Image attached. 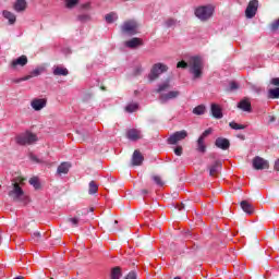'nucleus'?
<instances>
[{
  "label": "nucleus",
  "mask_w": 279,
  "mask_h": 279,
  "mask_svg": "<svg viewBox=\"0 0 279 279\" xmlns=\"http://www.w3.org/2000/svg\"><path fill=\"white\" fill-rule=\"evenodd\" d=\"M211 116L214 119H223V112L221 111V107L217 104H211Z\"/></svg>",
  "instance_id": "obj_17"
},
{
  "label": "nucleus",
  "mask_w": 279,
  "mask_h": 279,
  "mask_svg": "<svg viewBox=\"0 0 279 279\" xmlns=\"http://www.w3.org/2000/svg\"><path fill=\"white\" fill-rule=\"evenodd\" d=\"M167 71H169V68L165 63H155L148 74L149 82H155V80H158Z\"/></svg>",
  "instance_id": "obj_4"
},
{
  "label": "nucleus",
  "mask_w": 279,
  "mask_h": 279,
  "mask_svg": "<svg viewBox=\"0 0 279 279\" xmlns=\"http://www.w3.org/2000/svg\"><path fill=\"white\" fill-rule=\"evenodd\" d=\"M40 232H34L32 235V239L35 241V243H38L40 241Z\"/></svg>",
  "instance_id": "obj_43"
},
{
  "label": "nucleus",
  "mask_w": 279,
  "mask_h": 279,
  "mask_svg": "<svg viewBox=\"0 0 279 279\" xmlns=\"http://www.w3.org/2000/svg\"><path fill=\"white\" fill-rule=\"evenodd\" d=\"M197 149H198V151H201V154L206 153V144H204L203 137H198V140H197Z\"/></svg>",
  "instance_id": "obj_29"
},
{
  "label": "nucleus",
  "mask_w": 279,
  "mask_h": 279,
  "mask_svg": "<svg viewBox=\"0 0 279 279\" xmlns=\"http://www.w3.org/2000/svg\"><path fill=\"white\" fill-rule=\"evenodd\" d=\"M221 171V161H215L210 167H209V175L215 177L217 173Z\"/></svg>",
  "instance_id": "obj_19"
},
{
  "label": "nucleus",
  "mask_w": 279,
  "mask_h": 279,
  "mask_svg": "<svg viewBox=\"0 0 279 279\" xmlns=\"http://www.w3.org/2000/svg\"><path fill=\"white\" fill-rule=\"evenodd\" d=\"M125 279H136V272L134 271L129 272Z\"/></svg>",
  "instance_id": "obj_49"
},
{
  "label": "nucleus",
  "mask_w": 279,
  "mask_h": 279,
  "mask_svg": "<svg viewBox=\"0 0 279 279\" xmlns=\"http://www.w3.org/2000/svg\"><path fill=\"white\" fill-rule=\"evenodd\" d=\"M215 145L218 147V149H222L225 151L230 149V141H228V138L218 137L215 142Z\"/></svg>",
  "instance_id": "obj_12"
},
{
  "label": "nucleus",
  "mask_w": 279,
  "mask_h": 279,
  "mask_svg": "<svg viewBox=\"0 0 279 279\" xmlns=\"http://www.w3.org/2000/svg\"><path fill=\"white\" fill-rule=\"evenodd\" d=\"M278 27H279V19L271 23L270 29L271 32H276L278 31Z\"/></svg>",
  "instance_id": "obj_41"
},
{
  "label": "nucleus",
  "mask_w": 279,
  "mask_h": 279,
  "mask_svg": "<svg viewBox=\"0 0 279 279\" xmlns=\"http://www.w3.org/2000/svg\"><path fill=\"white\" fill-rule=\"evenodd\" d=\"M174 154L175 156H182V147L178 146L177 148H174Z\"/></svg>",
  "instance_id": "obj_48"
},
{
  "label": "nucleus",
  "mask_w": 279,
  "mask_h": 279,
  "mask_svg": "<svg viewBox=\"0 0 279 279\" xmlns=\"http://www.w3.org/2000/svg\"><path fill=\"white\" fill-rule=\"evenodd\" d=\"M41 73H45V66H37L31 72L32 77H38Z\"/></svg>",
  "instance_id": "obj_33"
},
{
  "label": "nucleus",
  "mask_w": 279,
  "mask_h": 279,
  "mask_svg": "<svg viewBox=\"0 0 279 279\" xmlns=\"http://www.w3.org/2000/svg\"><path fill=\"white\" fill-rule=\"evenodd\" d=\"M97 191H99V186L97 185V183H95V181H90L89 182V195H95V193H97Z\"/></svg>",
  "instance_id": "obj_35"
},
{
  "label": "nucleus",
  "mask_w": 279,
  "mask_h": 279,
  "mask_svg": "<svg viewBox=\"0 0 279 279\" xmlns=\"http://www.w3.org/2000/svg\"><path fill=\"white\" fill-rule=\"evenodd\" d=\"M180 97V92L179 90H171L168 92L167 94H160V101L161 104H166V101H169V99H175Z\"/></svg>",
  "instance_id": "obj_10"
},
{
  "label": "nucleus",
  "mask_w": 279,
  "mask_h": 279,
  "mask_svg": "<svg viewBox=\"0 0 279 279\" xmlns=\"http://www.w3.org/2000/svg\"><path fill=\"white\" fill-rule=\"evenodd\" d=\"M69 169H71V163L69 162H62L58 169L57 172L59 173V175H66V173H69Z\"/></svg>",
  "instance_id": "obj_20"
},
{
  "label": "nucleus",
  "mask_w": 279,
  "mask_h": 279,
  "mask_svg": "<svg viewBox=\"0 0 279 279\" xmlns=\"http://www.w3.org/2000/svg\"><path fill=\"white\" fill-rule=\"evenodd\" d=\"M178 69H190L191 75H193V80L202 78L204 75V61L201 57H191L189 62L180 61L177 64Z\"/></svg>",
  "instance_id": "obj_1"
},
{
  "label": "nucleus",
  "mask_w": 279,
  "mask_h": 279,
  "mask_svg": "<svg viewBox=\"0 0 279 279\" xmlns=\"http://www.w3.org/2000/svg\"><path fill=\"white\" fill-rule=\"evenodd\" d=\"M117 19H119V16L114 12H111L105 16V20L107 23H114V21H117Z\"/></svg>",
  "instance_id": "obj_32"
},
{
  "label": "nucleus",
  "mask_w": 279,
  "mask_h": 279,
  "mask_svg": "<svg viewBox=\"0 0 279 279\" xmlns=\"http://www.w3.org/2000/svg\"><path fill=\"white\" fill-rule=\"evenodd\" d=\"M23 183L15 182L13 183V189L9 192V197L13 199V202H22V204H28L29 197L25 195L23 187H21Z\"/></svg>",
  "instance_id": "obj_2"
},
{
  "label": "nucleus",
  "mask_w": 279,
  "mask_h": 279,
  "mask_svg": "<svg viewBox=\"0 0 279 279\" xmlns=\"http://www.w3.org/2000/svg\"><path fill=\"white\" fill-rule=\"evenodd\" d=\"M186 136H189V133L185 130L177 131L175 133L170 135V137L168 138V143L169 145H177L178 143H180V141H184Z\"/></svg>",
  "instance_id": "obj_7"
},
{
  "label": "nucleus",
  "mask_w": 279,
  "mask_h": 279,
  "mask_svg": "<svg viewBox=\"0 0 279 279\" xmlns=\"http://www.w3.org/2000/svg\"><path fill=\"white\" fill-rule=\"evenodd\" d=\"M268 99H279V87L268 90Z\"/></svg>",
  "instance_id": "obj_27"
},
{
  "label": "nucleus",
  "mask_w": 279,
  "mask_h": 279,
  "mask_svg": "<svg viewBox=\"0 0 279 279\" xmlns=\"http://www.w3.org/2000/svg\"><path fill=\"white\" fill-rule=\"evenodd\" d=\"M143 160H145V158L143 157L141 151L135 150L133 153V156H132V165H133V167H141V165H143Z\"/></svg>",
  "instance_id": "obj_14"
},
{
  "label": "nucleus",
  "mask_w": 279,
  "mask_h": 279,
  "mask_svg": "<svg viewBox=\"0 0 279 279\" xmlns=\"http://www.w3.org/2000/svg\"><path fill=\"white\" fill-rule=\"evenodd\" d=\"M238 108L243 112H252V102H250V99L244 98L238 104Z\"/></svg>",
  "instance_id": "obj_16"
},
{
  "label": "nucleus",
  "mask_w": 279,
  "mask_h": 279,
  "mask_svg": "<svg viewBox=\"0 0 279 279\" xmlns=\"http://www.w3.org/2000/svg\"><path fill=\"white\" fill-rule=\"evenodd\" d=\"M142 71H143V68H141V66L136 69L137 74L141 73Z\"/></svg>",
  "instance_id": "obj_55"
},
{
  "label": "nucleus",
  "mask_w": 279,
  "mask_h": 279,
  "mask_svg": "<svg viewBox=\"0 0 279 279\" xmlns=\"http://www.w3.org/2000/svg\"><path fill=\"white\" fill-rule=\"evenodd\" d=\"M275 171H279V159L275 161Z\"/></svg>",
  "instance_id": "obj_51"
},
{
  "label": "nucleus",
  "mask_w": 279,
  "mask_h": 279,
  "mask_svg": "<svg viewBox=\"0 0 279 279\" xmlns=\"http://www.w3.org/2000/svg\"><path fill=\"white\" fill-rule=\"evenodd\" d=\"M253 168L257 171H263V169H269V161L265 160L263 157H255L253 159Z\"/></svg>",
  "instance_id": "obj_9"
},
{
  "label": "nucleus",
  "mask_w": 279,
  "mask_h": 279,
  "mask_svg": "<svg viewBox=\"0 0 279 279\" xmlns=\"http://www.w3.org/2000/svg\"><path fill=\"white\" fill-rule=\"evenodd\" d=\"M142 193H143L144 195H147V190H143Z\"/></svg>",
  "instance_id": "obj_56"
},
{
  "label": "nucleus",
  "mask_w": 279,
  "mask_h": 279,
  "mask_svg": "<svg viewBox=\"0 0 279 279\" xmlns=\"http://www.w3.org/2000/svg\"><path fill=\"white\" fill-rule=\"evenodd\" d=\"M177 208H178L179 210H184V203H181V205H178Z\"/></svg>",
  "instance_id": "obj_53"
},
{
  "label": "nucleus",
  "mask_w": 279,
  "mask_h": 279,
  "mask_svg": "<svg viewBox=\"0 0 279 279\" xmlns=\"http://www.w3.org/2000/svg\"><path fill=\"white\" fill-rule=\"evenodd\" d=\"M26 8H27V2L25 0H16L14 3L15 12H24Z\"/></svg>",
  "instance_id": "obj_21"
},
{
  "label": "nucleus",
  "mask_w": 279,
  "mask_h": 279,
  "mask_svg": "<svg viewBox=\"0 0 279 279\" xmlns=\"http://www.w3.org/2000/svg\"><path fill=\"white\" fill-rule=\"evenodd\" d=\"M80 3V0H65V8L68 10H73L77 4Z\"/></svg>",
  "instance_id": "obj_31"
},
{
  "label": "nucleus",
  "mask_w": 279,
  "mask_h": 279,
  "mask_svg": "<svg viewBox=\"0 0 279 279\" xmlns=\"http://www.w3.org/2000/svg\"><path fill=\"white\" fill-rule=\"evenodd\" d=\"M206 112V107L204 105H198L193 109V113L197 116H202Z\"/></svg>",
  "instance_id": "obj_30"
},
{
  "label": "nucleus",
  "mask_w": 279,
  "mask_h": 279,
  "mask_svg": "<svg viewBox=\"0 0 279 279\" xmlns=\"http://www.w3.org/2000/svg\"><path fill=\"white\" fill-rule=\"evenodd\" d=\"M138 29V24L136 21H126L121 26V32L124 36H136Z\"/></svg>",
  "instance_id": "obj_6"
},
{
  "label": "nucleus",
  "mask_w": 279,
  "mask_h": 279,
  "mask_svg": "<svg viewBox=\"0 0 279 279\" xmlns=\"http://www.w3.org/2000/svg\"><path fill=\"white\" fill-rule=\"evenodd\" d=\"M31 106L36 111L43 110V108H45V106H47V100L40 99V98H35L32 100Z\"/></svg>",
  "instance_id": "obj_13"
},
{
  "label": "nucleus",
  "mask_w": 279,
  "mask_h": 279,
  "mask_svg": "<svg viewBox=\"0 0 279 279\" xmlns=\"http://www.w3.org/2000/svg\"><path fill=\"white\" fill-rule=\"evenodd\" d=\"M123 276V274L121 272V268L120 267H114L111 269V279H119Z\"/></svg>",
  "instance_id": "obj_28"
},
{
  "label": "nucleus",
  "mask_w": 279,
  "mask_h": 279,
  "mask_svg": "<svg viewBox=\"0 0 279 279\" xmlns=\"http://www.w3.org/2000/svg\"><path fill=\"white\" fill-rule=\"evenodd\" d=\"M29 158L33 162H37V165H39L40 162H43V160L38 159V157L34 154L29 155Z\"/></svg>",
  "instance_id": "obj_44"
},
{
  "label": "nucleus",
  "mask_w": 279,
  "mask_h": 279,
  "mask_svg": "<svg viewBox=\"0 0 279 279\" xmlns=\"http://www.w3.org/2000/svg\"><path fill=\"white\" fill-rule=\"evenodd\" d=\"M210 134H213V129H207L203 132V134L199 137L205 140L206 136H210Z\"/></svg>",
  "instance_id": "obj_42"
},
{
  "label": "nucleus",
  "mask_w": 279,
  "mask_h": 279,
  "mask_svg": "<svg viewBox=\"0 0 279 279\" xmlns=\"http://www.w3.org/2000/svg\"><path fill=\"white\" fill-rule=\"evenodd\" d=\"M126 112H136V110H138V104L133 102V104H129L125 107Z\"/></svg>",
  "instance_id": "obj_36"
},
{
  "label": "nucleus",
  "mask_w": 279,
  "mask_h": 279,
  "mask_svg": "<svg viewBox=\"0 0 279 279\" xmlns=\"http://www.w3.org/2000/svg\"><path fill=\"white\" fill-rule=\"evenodd\" d=\"M229 126H230V129L231 130H245V128H247V125H245V124H239V123H236V122H230L229 123Z\"/></svg>",
  "instance_id": "obj_34"
},
{
  "label": "nucleus",
  "mask_w": 279,
  "mask_h": 279,
  "mask_svg": "<svg viewBox=\"0 0 279 279\" xmlns=\"http://www.w3.org/2000/svg\"><path fill=\"white\" fill-rule=\"evenodd\" d=\"M278 47H279V44H278Z\"/></svg>",
  "instance_id": "obj_58"
},
{
  "label": "nucleus",
  "mask_w": 279,
  "mask_h": 279,
  "mask_svg": "<svg viewBox=\"0 0 279 279\" xmlns=\"http://www.w3.org/2000/svg\"><path fill=\"white\" fill-rule=\"evenodd\" d=\"M126 137L129 138V141H141V138H143V135L141 134V131L136 129H131L128 131Z\"/></svg>",
  "instance_id": "obj_15"
},
{
  "label": "nucleus",
  "mask_w": 279,
  "mask_h": 279,
  "mask_svg": "<svg viewBox=\"0 0 279 279\" xmlns=\"http://www.w3.org/2000/svg\"><path fill=\"white\" fill-rule=\"evenodd\" d=\"M88 8H90V3L89 2H85V3L81 4V9L82 10H88Z\"/></svg>",
  "instance_id": "obj_50"
},
{
  "label": "nucleus",
  "mask_w": 279,
  "mask_h": 279,
  "mask_svg": "<svg viewBox=\"0 0 279 279\" xmlns=\"http://www.w3.org/2000/svg\"><path fill=\"white\" fill-rule=\"evenodd\" d=\"M3 16L4 19H7L10 23V25H14V23H16V15H14V13L10 12V11H3Z\"/></svg>",
  "instance_id": "obj_22"
},
{
  "label": "nucleus",
  "mask_w": 279,
  "mask_h": 279,
  "mask_svg": "<svg viewBox=\"0 0 279 279\" xmlns=\"http://www.w3.org/2000/svg\"><path fill=\"white\" fill-rule=\"evenodd\" d=\"M29 184L34 186V189L38 190L40 189V182L38 181V178L34 177L29 179Z\"/></svg>",
  "instance_id": "obj_37"
},
{
  "label": "nucleus",
  "mask_w": 279,
  "mask_h": 279,
  "mask_svg": "<svg viewBox=\"0 0 279 279\" xmlns=\"http://www.w3.org/2000/svg\"><path fill=\"white\" fill-rule=\"evenodd\" d=\"M275 121H276V117L270 116V117H269V122H270V123H274Z\"/></svg>",
  "instance_id": "obj_54"
},
{
  "label": "nucleus",
  "mask_w": 279,
  "mask_h": 279,
  "mask_svg": "<svg viewBox=\"0 0 279 279\" xmlns=\"http://www.w3.org/2000/svg\"><path fill=\"white\" fill-rule=\"evenodd\" d=\"M215 12V8L213 5H203L198 7L195 10V16L199 19V21H208L213 16Z\"/></svg>",
  "instance_id": "obj_5"
},
{
  "label": "nucleus",
  "mask_w": 279,
  "mask_h": 279,
  "mask_svg": "<svg viewBox=\"0 0 279 279\" xmlns=\"http://www.w3.org/2000/svg\"><path fill=\"white\" fill-rule=\"evenodd\" d=\"M270 84H272V86H279V77L271 78Z\"/></svg>",
  "instance_id": "obj_47"
},
{
  "label": "nucleus",
  "mask_w": 279,
  "mask_h": 279,
  "mask_svg": "<svg viewBox=\"0 0 279 279\" xmlns=\"http://www.w3.org/2000/svg\"><path fill=\"white\" fill-rule=\"evenodd\" d=\"M253 90H255V93H260L263 89L258 86H253Z\"/></svg>",
  "instance_id": "obj_52"
},
{
  "label": "nucleus",
  "mask_w": 279,
  "mask_h": 279,
  "mask_svg": "<svg viewBox=\"0 0 279 279\" xmlns=\"http://www.w3.org/2000/svg\"><path fill=\"white\" fill-rule=\"evenodd\" d=\"M32 74H28V75H26V76H23V77H21V78H19L17 81H15L16 83H19V82H27V80H32Z\"/></svg>",
  "instance_id": "obj_45"
},
{
  "label": "nucleus",
  "mask_w": 279,
  "mask_h": 279,
  "mask_svg": "<svg viewBox=\"0 0 279 279\" xmlns=\"http://www.w3.org/2000/svg\"><path fill=\"white\" fill-rule=\"evenodd\" d=\"M258 12V0H251L245 10L246 19H254Z\"/></svg>",
  "instance_id": "obj_8"
},
{
  "label": "nucleus",
  "mask_w": 279,
  "mask_h": 279,
  "mask_svg": "<svg viewBox=\"0 0 279 279\" xmlns=\"http://www.w3.org/2000/svg\"><path fill=\"white\" fill-rule=\"evenodd\" d=\"M173 279H182L181 277H174Z\"/></svg>",
  "instance_id": "obj_57"
},
{
  "label": "nucleus",
  "mask_w": 279,
  "mask_h": 279,
  "mask_svg": "<svg viewBox=\"0 0 279 279\" xmlns=\"http://www.w3.org/2000/svg\"><path fill=\"white\" fill-rule=\"evenodd\" d=\"M171 88V84H169V81H166L158 85L157 93H165Z\"/></svg>",
  "instance_id": "obj_25"
},
{
  "label": "nucleus",
  "mask_w": 279,
  "mask_h": 279,
  "mask_svg": "<svg viewBox=\"0 0 279 279\" xmlns=\"http://www.w3.org/2000/svg\"><path fill=\"white\" fill-rule=\"evenodd\" d=\"M240 206L246 215H254V206H252L247 201H242Z\"/></svg>",
  "instance_id": "obj_18"
},
{
  "label": "nucleus",
  "mask_w": 279,
  "mask_h": 279,
  "mask_svg": "<svg viewBox=\"0 0 279 279\" xmlns=\"http://www.w3.org/2000/svg\"><path fill=\"white\" fill-rule=\"evenodd\" d=\"M126 47H129L130 49H136V47H138L141 45V40L136 37L132 38L131 40H128L125 43Z\"/></svg>",
  "instance_id": "obj_23"
},
{
  "label": "nucleus",
  "mask_w": 279,
  "mask_h": 279,
  "mask_svg": "<svg viewBox=\"0 0 279 279\" xmlns=\"http://www.w3.org/2000/svg\"><path fill=\"white\" fill-rule=\"evenodd\" d=\"M28 60H27V56L23 54L21 57H19L17 59H14L10 66L13 70H16L17 66H25L27 64Z\"/></svg>",
  "instance_id": "obj_11"
},
{
  "label": "nucleus",
  "mask_w": 279,
  "mask_h": 279,
  "mask_svg": "<svg viewBox=\"0 0 279 279\" xmlns=\"http://www.w3.org/2000/svg\"><path fill=\"white\" fill-rule=\"evenodd\" d=\"M153 182H155L157 186H165V181H162V178H160V175H153Z\"/></svg>",
  "instance_id": "obj_38"
},
{
  "label": "nucleus",
  "mask_w": 279,
  "mask_h": 279,
  "mask_svg": "<svg viewBox=\"0 0 279 279\" xmlns=\"http://www.w3.org/2000/svg\"><path fill=\"white\" fill-rule=\"evenodd\" d=\"M229 88L230 90H236L239 88V84H236V82H231L229 84Z\"/></svg>",
  "instance_id": "obj_46"
},
{
  "label": "nucleus",
  "mask_w": 279,
  "mask_h": 279,
  "mask_svg": "<svg viewBox=\"0 0 279 279\" xmlns=\"http://www.w3.org/2000/svg\"><path fill=\"white\" fill-rule=\"evenodd\" d=\"M36 141H38V137L36 136V134H34L29 131L21 133V134L16 135V137H15V143L17 145H34V143H36Z\"/></svg>",
  "instance_id": "obj_3"
},
{
  "label": "nucleus",
  "mask_w": 279,
  "mask_h": 279,
  "mask_svg": "<svg viewBox=\"0 0 279 279\" xmlns=\"http://www.w3.org/2000/svg\"><path fill=\"white\" fill-rule=\"evenodd\" d=\"M78 21H81L82 23H86V21H90V15L88 14L78 15Z\"/></svg>",
  "instance_id": "obj_39"
},
{
  "label": "nucleus",
  "mask_w": 279,
  "mask_h": 279,
  "mask_svg": "<svg viewBox=\"0 0 279 279\" xmlns=\"http://www.w3.org/2000/svg\"><path fill=\"white\" fill-rule=\"evenodd\" d=\"M53 75H63L66 76L69 75V70L66 68H62V66H56L53 69Z\"/></svg>",
  "instance_id": "obj_24"
},
{
  "label": "nucleus",
  "mask_w": 279,
  "mask_h": 279,
  "mask_svg": "<svg viewBox=\"0 0 279 279\" xmlns=\"http://www.w3.org/2000/svg\"><path fill=\"white\" fill-rule=\"evenodd\" d=\"M68 222L71 223L72 228H78V226H82V219L77 217L68 218Z\"/></svg>",
  "instance_id": "obj_26"
},
{
  "label": "nucleus",
  "mask_w": 279,
  "mask_h": 279,
  "mask_svg": "<svg viewBox=\"0 0 279 279\" xmlns=\"http://www.w3.org/2000/svg\"><path fill=\"white\" fill-rule=\"evenodd\" d=\"M178 22L173 19H169L166 21V27H174V25L177 24Z\"/></svg>",
  "instance_id": "obj_40"
},
{
  "label": "nucleus",
  "mask_w": 279,
  "mask_h": 279,
  "mask_svg": "<svg viewBox=\"0 0 279 279\" xmlns=\"http://www.w3.org/2000/svg\"><path fill=\"white\" fill-rule=\"evenodd\" d=\"M50 279H53V278H50Z\"/></svg>",
  "instance_id": "obj_59"
}]
</instances>
